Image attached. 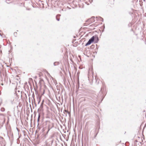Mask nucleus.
Returning <instances> with one entry per match:
<instances>
[{
    "label": "nucleus",
    "mask_w": 146,
    "mask_h": 146,
    "mask_svg": "<svg viewBox=\"0 0 146 146\" xmlns=\"http://www.w3.org/2000/svg\"><path fill=\"white\" fill-rule=\"evenodd\" d=\"M60 16V15H59V14H58V15H57L56 17V20L58 21H59V20H60V18H59V17Z\"/></svg>",
    "instance_id": "f03ea898"
},
{
    "label": "nucleus",
    "mask_w": 146,
    "mask_h": 146,
    "mask_svg": "<svg viewBox=\"0 0 146 146\" xmlns=\"http://www.w3.org/2000/svg\"><path fill=\"white\" fill-rule=\"evenodd\" d=\"M100 21H103V19H102V17H100Z\"/></svg>",
    "instance_id": "0eeeda50"
},
{
    "label": "nucleus",
    "mask_w": 146,
    "mask_h": 146,
    "mask_svg": "<svg viewBox=\"0 0 146 146\" xmlns=\"http://www.w3.org/2000/svg\"><path fill=\"white\" fill-rule=\"evenodd\" d=\"M68 113V111L67 110H64L63 113L66 116Z\"/></svg>",
    "instance_id": "7ed1b4c3"
},
{
    "label": "nucleus",
    "mask_w": 146,
    "mask_h": 146,
    "mask_svg": "<svg viewBox=\"0 0 146 146\" xmlns=\"http://www.w3.org/2000/svg\"><path fill=\"white\" fill-rule=\"evenodd\" d=\"M0 35L1 36H2L3 37V36H2V35L1 34V33H0Z\"/></svg>",
    "instance_id": "f8f14e48"
},
{
    "label": "nucleus",
    "mask_w": 146,
    "mask_h": 146,
    "mask_svg": "<svg viewBox=\"0 0 146 146\" xmlns=\"http://www.w3.org/2000/svg\"><path fill=\"white\" fill-rule=\"evenodd\" d=\"M8 119H9V117H8Z\"/></svg>",
    "instance_id": "f3484780"
},
{
    "label": "nucleus",
    "mask_w": 146,
    "mask_h": 146,
    "mask_svg": "<svg viewBox=\"0 0 146 146\" xmlns=\"http://www.w3.org/2000/svg\"><path fill=\"white\" fill-rule=\"evenodd\" d=\"M50 130V129L49 128H48V131H47V133H48V131H49V130Z\"/></svg>",
    "instance_id": "1a4fd4ad"
},
{
    "label": "nucleus",
    "mask_w": 146,
    "mask_h": 146,
    "mask_svg": "<svg viewBox=\"0 0 146 146\" xmlns=\"http://www.w3.org/2000/svg\"><path fill=\"white\" fill-rule=\"evenodd\" d=\"M40 115L39 113V114H38V119H37V121L38 122L39 121V119H40Z\"/></svg>",
    "instance_id": "20e7f679"
},
{
    "label": "nucleus",
    "mask_w": 146,
    "mask_h": 146,
    "mask_svg": "<svg viewBox=\"0 0 146 146\" xmlns=\"http://www.w3.org/2000/svg\"><path fill=\"white\" fill-rule=\"evenodd\" d=\"M53 81H54V83H56V81L55 80H53Z\"/></svg>",
    "instance_id": "9d476101"
},
{
    "label": "nucleus",
    "mask_w": 146,
    "mask_h": 146,
    "mask_svg": "<svg viewBox=\"0 0 146 146\" xmlns=\"http://www.w3.org/2000/svg\"><path fill=\"white\" fill-rule=\"evenodd\" d=\"M59 64L58 62H55L54 63V66H56L57 65H58Z\"/></svg>",
    "instance_id": "423d86ee"
},
{
    "label": "nucleus",
    "mask_w": 146,
    "mask_h": 146,
    "mask_svg": "<svg viewBox=\"0 0 146 146\" xmlns=\"http://www.w3.org/2000/svg\"><path fill=\"white\" fill-rule=\"evenodd\" d=\"M1 111H2V112H3L5 111V109L3 108H2L1 109Z\"/></svg>",
    "instance_id": "39448f33"
},
{
    "label": "nucleus",
    "mask_w": 146,
    "mask_h": 146,
    "mask_svg": "<svg viewBox=\"0 0 146 146\" xmlns=\"http://www.w3.org/2000/svg\"><path fill=\"white\" fill-rule=\"evenodd\" d=\"M90 75H89L88 76V78H90Z\"/></svg>",
    "instance_id": "2eb2a0df"
},
{
    "label": "nucleus",
    "mask_w": 146,
    "mask_h": 146,
    "mask_svg": "<svg viewBox=\"0 0 146 146\" xmlns=\"http://www.w3.org/2000/svg\"><path fill=\"white\" fill-rule=\"evenodd\" d=\"M95 79H96V77H95Z\"/></svg>",
    "instance_id": "dca6fc26"
},
{
    "label": "nucleus",
    "mask_w": 146,
    "mask_h": 146,
    "mask_svg": "<svg viewBox=\"0 0 146 146\" xmlns=\"http://www.w3.org/2000/svg\"><path fill=\"white\" fill-rule=\"evenodd\" d=\"M96 38H97V40H98V37H97Z\"/></svg>",
    "instance_id": "ddd939ff"
},
{
    "label": "nucleus",
    "mask_w": 146,
    "mask_h": 146,
    "mask_svg": "<svg viewBox=\"0 0 146 146\" xmlns=\"http://www.w3.org/2000/svg\"><path fill=\"white\" fill-rule=\"evenodd\" d=\"M51 79H52L53 80H54V78L53 77H51Z\"/></svg>",
    "instance_id": "6e6552de"
},
{
    "label": "nucleus",
    "mask_w": 146,
    "mask_h": 146,
    "mask_svg": "<svg viewBox=\"0 0 146 146\" xmlns=\"http://www.w3.org/2000/svg\"><path fill=\"white\" fill-rule=\"evenodd\" d=\"M1 84L2 85H3V83H1Z\"/></svg>",
    "instance_id": "4468645a"
},
{
    "label": "nucleus",
    "mask_w": 146,
    "mask_h": 146,
    "mask_svg": "<svg viewBox=\"0 0 146 146\" xmlns=\"http://www.w3.org/2000/svg\"><path fill=\"white\" fill-rule=\"evenodd\" d=\"M92 78L93 79L94 77H93V72H92Z\"/></svg>",
    "instance_id": "9b49d317"
},
{
    "label": "nucleus",
    "mask_w": 146,
    "mask_h": 146,
    "mask_svg": "<svg viewBox=\"0 0 146 146\" xmlns=\"http://www.w3.org/2000/svg\"><path fill=\"white\" fill-rule=\"evenodd\" d=\"M94 40V37L93 36L89 40L88 42L85 45L86 46L90 44L92 42H93Z\"/></svg>",
    "instance_id": "f257e3e1"
}]
</instances>
